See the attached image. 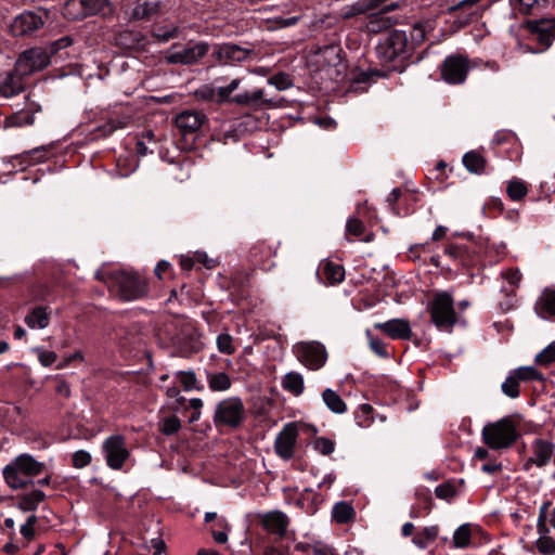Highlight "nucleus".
<instances>
[{
    "instance_id": "nucleus-7",
    "label": "nucleus",
    "mask_w": 555,
    "mask_h": 555,
    "mask_svg": "<svg viewBox=\"0 0 555 555\" xmlns=\"http://www.w3.org/2000/svg\"><path fill=\"white\" fill-rule=\"evenodd\" d=\"M409 36L403 30H393L386 40L377 47V53L385 62H392L397 57H405L412 52Z\"/></svg>"
},
{
    "instance_id": "nucleus-12",
    "label": "nucleus",
    "mask_w": 555,
    "mask_h": 555,
    "mask_svg": "<svg viewBox=\"0 0 555 555\" xmlns=\"http://www.w3.org/2000/svg\"><path fill=\"white\" fill-rule=\"evenodd\" d=\"M469 70L467 57L462 55L448 56L441 66L442 79L450 85H460L466 80Z\"/></svg>"
},
{
    "instance_id": "nucleus-48",
    "label": "nucleus",
    "mask_w": 555,
    "mask_h": 555,
    "mask_svg": "<svg viewBox=\"0 0 555 555\" xmlns=\"http://www.w3.org/2000/svg\"><path fill=\"white\" fill-rule=\"evenodd\" d=\"M372 412H373V408L370 404L364 403V404L359 405V408L356 412L357 424L360 427L370 426V424L372 423V416H371Z\"/></svg>"
},
{
    "instance_id": "nucleus-42",
    "label": "nucleus",
    "mask_w": 555,
    "mask_h": 555,
    "mask_svg": "<svg viewBox=\"0 0 555 555\" xmlns=\"http://www.w3.org/2000/svg\"><path fill=\"white\" fill-rule=\"evenodd\" d=\"M82 2L86 16L105 13L109 8L107 0H82Z\"/></svg>"
},
{
    "instance_id": "nucleus-38",
    "label": "nucleus",
    "mask_w": 555,
    "mask_h": 555,
    "mask_svg": "<svg viewBox=\"0 0 555 555\" xmlns=\"http://www.w3.org/2000/svg\"><path fill=\"white\" fill-rule=\"evenodd\" d=\"M332 514L337 522L345 524L352 518L354 512L352 506L348 503L338 502L334 505Z\"/></svg>"
},
{
    "instance_id": "nucleus-30",
    "label": "nucleus",
    "mask_w": 555,
    "mask_h": 555,
    "mask_svg": "<svg viewBox=\"0 0 555 555\" xmlns=\"http://www.w3.org/2000/svg\"><path fill=\"white\" fill-rule=\"evenodd\" d=\"M322 399L324 404L331 410L333 413L343 414L347 411V405L340 396L331 388H326L322 392Z\"/></svg>"
},
{
    "instance_id": "nucleus-63",
    "label": "nucleus",
    "mask_w": 555,
    "mask_h": 555,
    "mask_svg": "<svg viewBox=\"0 0 555 555\" xmlns=\"http://www.w3.org/2000/svg\"><path fill=\"white\" fill-rule=\"evenodd\" d=\"M168 398L176 399L178 405H181L184 403L185 398L180 396V390L176 385H172L170 387H162Z\"/></svg>"
},
{
    "instance_id": "nucleus-9",
    "label": "nucleus",
    "mask_w": 555,
    "mask_h": 555,
    "mask_svg": "<svg viewBox=\"0 0 555 555\" xmlns=\"http://www.w3.org/2000/svg\"><path fill=\"white\" fill-rule=\"evenodd\" d=\"M208 52V44L197 42L188 46L175 44L166 53L165 59L168 64L190 65L198 62Z\"/></svg>"
},
{
    "instance_id": "nucleus-54",
    "label": "nucleus",
    "mask_w": 555,
    "mask_h": 555,
    "mask_svg": "<svg viewBox=\"0 0 555 555\" xmlns=\"http://www.w3.org/2000/svg\"><path fill=\"white\" fill-rule=\"evenodd\" d=\"M555 361V341L545 347L540 353L535 356V362L541 365H546Z\"/></svg>"
},
{
    "instance_id": "nucleus-58",
    "label": "nucleus",
    "mask_w": 555,
    "mask_h": 555,
    "mask_svg": "<svg viewBox=\"0 0 555 555\" xmlns=\"http://www.w3.org/2000/svg\"><path fill=\"white\" fill-rule=\"evenodd\" d=\"M455 492V488L450 483H441L435 489V494L442 500L452 499Z\"/></svg>"
},
{
    "instance_id": "nucleus-37",
    "label": "nucleus",
    "mask_w": 555,
    "mask_h": 555,
    "mask_svg": "<svg viewBox=\"0 0 555 555\" xmlns=\"http://www.w3.org/2000/svg\"><path fill=\"white\" fill-rule=\"evenodd\" d=\"M431 28L429 22L416 23L410 30V46L412 50L425 40L426 31Z\"/></svg>"
},
{
    "instance_id": "nucleus-11",
    "label": "nucleus",
    "mask_w": 555,
    "mask_h": 555,
    "mask_svg": "<svg viewBox=\"0 0 555 555\" xmlns=\"http://www.w3.org/2000/svg\"><path fill=\"white\" fill-rule=\"evenodd\" d=\"M480 1L481 0H461L456 4L449 7L448 13L455 15L454 25L462 28L478 21L485 11L480 5Z\"/></svg>"
},
{
    "instance_id": "nucleus-22",
    "label": "nucleus",
    "mask_w": 555,
    "mask_h": 555,
    "mask_svg": "<svg viewBox=\"0 0 555 555\" xmlns=\"http://www.w3.org/2000/svg\"><path fill=\"white\" fill-rule=\"evenodd\" d=\"M534 310L542 319L555 322V289L545 288L537 299Z\"/></svg>"
},
{
    "instance_id": "nucleus-51",
    "label": "nucleus",
    "mask_w": 555,
    "mask_h": 555,
    "mask_svg": "<svg viewBox=\"0 0 555 555\" xmlns=\"http://www.w3.org/2000/svg\"><path fill=\"white\" fill-rule=\"evenodd\" d=\"M535 546L541 554H555V540L552 537H539Z\"/></svg>"
},
{
    "instance_id": "nucleus-3",
    "label": "nucleus",
    "mask_w": 555,
    "mask_h": 555,
    "mask_svg": "<svg viewBox=\"0 0 555 555\" xmlns=\"http://www.w3.org/2000/svg\"><path fill=\"white\" fill-rule=\"evenodd\" d=\"M482 441L492 450L507 449L512 447L519 437L517 425L509 417L505 416L483 426Z\"/></svg>"
},
{
    "instance_id": "nucleus-27",
    "label": "nucleus",
    "mask_w": 555,
    "mask_h": 555,
    "mask_svg": "<svg viewBox=\"0 0 555 555\" xmlns=\"http://www.w3.org/2000/svg\"><path fill=\"white\" fill-rule=\"evenodd\" d=\"M547 2L548 0H509L513 10L522 15L538 13Z\"/></svg>"
},
{
    "instance_id": "nucleus-34",
    "label": "nucleus",
    "mask_w": 555,
    "mask_h": 555,
    "mask_svg": "<svg viewBox=\"0 0 555 555\" xmlns=\"http://www.w3.org/2000/svg\"><path fill=\"white\" fill-rule=\"evenodd\" d=\"M438 533L439 528L437 526L425 527L413 538L412 541L418 548H426L434 543Z\"/></svg>"
},
{
    "instance_id": "nucleus-49",
    "label": "nucleus",
    "mask_w": 555,
    "mask_h": 555,
    "mask_svg": "<svg viewBox=\"0 0 555 555\" xmlns=\"http://www.w3.org/2000/svg\"><path fill=\"white\" fill-rule=\"evenodd\" d=\"M195 96L201 101H211L217 103L218 88L210 85H204L195 91Z\"/></svg>"
},
{
    "instance_id": "nucleus-36",
    "label": "nucleus",
    "mask_w": 555,
    "mask_h": 555,
    "mask_svg": "<svg viewBox=\"0 0 555 555\" xmlns=\"http://www.w3.org/2000/svg\"><path fill=\"white\" fill-rule=\"evenodd\" d=\"M472 528L469 524L457 527L453 533L452 542L456 548H465L470 544Z\"/></svg>"
},
{
    "instance_id": "nucleus-61",
    "label": "nucleus",
    "mask_w": 555,
    "mask_h": 555,
    "mask_svg": "<svg viewBox=\"0 0 555 555\" xmlns=\"http://www.w3.org/2000/svg\"><path fill=\"white\" fill-rule=\"evenodd\" d=\"M312 555H335V551L328 544L315 541L312 543Z\"/></svg>"
},
{
    "instance_id": "nucleus-6",
    "label": "nucleus",
    "mask_w": 555,
    "mask_h": 555,
    "mask_svg": "<svg viewBox=\"0 0 555 555\" xmlns=\"http://www.w3.org/2000/svg\"><path fill=\"white\" fill-rule=\"evenodd\" d=\"M340 52L341 50L337 46H326L319 50L315 63L322 78L338 81L343 77L345 65Z\"/></svg>"
},
{
    "instance_id": "nucleus-52",
    "label": "nucleus",
    "mask_w": 555,
    "mask_h": 555,
    "mask_svg": "<svg viewBox=\"0 0 555 555\" xmlns=\"http://www.w3.org/2000/svg\"><path fill=\"white\" fill-rule=\"evenodd\" d=\"M180 427L181 422L177 416L164 418L160 423V431L167 436L176 434Z\"/></svg>"
},
{
    "instance_id": "nucleus-64",
    "label": "nucleus",
    "mask_w": 555,
    "mask_h": 555,
    "mask_svg": "<svg viewBox=\"0 0 555 555\" xmlns=\"http://www.w3.org/2000/svg\"><path fill=\"white\" fill-rule=\"evenodd\" d=\"M503 278L512 285L517 286L521 281V273L518 269H511L504 272Z\"/></svg>"
},
{
    "instance_id": "nucleus-15",
    "label": "nucleus",
    "mask_w": 555,
    "mask_h": 555,
    "mask_svg": "<svg viewBox=\"0 0 555 555\" xmlns=\"http://www.w3.org/2000/svg\"><path fill=\"white\" fill-rule=\"evenodd\" d=\"M298 437L296 423H287L278 434L274 441L275 453L283 460L288 461L294 456Z\"/></svg>"
},
{
    "instance_id": "nucleus-19",
    "label": "nucleus",
    "mask_w": 555,
    "mask_h": 555,
    "mask_svg": "<svg viewBox=\"0 0 555 555\" xmlns=\"http://www.w3.org/2000/svg\"><path fill=\"white\" fill-rule=\"evenodd\" d=\"M261 525L269 533L284 537L289 525V518L281 511H271L261 515Z\"/></svg>"
},
{
    "instance_id": "nucleus-44",
    "label": "nucleus",
    "mask_w": 555,
    "mask_h": 555,
    "mask_svg": "<svg viewBox=\"0 0 555 555\" xmlns=\"http://www.w3.org/2000/svg\"><path fill=\"white\" fill-rule=\"evenodd\" d=\"M179 33H180V29L178 26H175V25L169 26V27L160 26V27H157L154 29L153 37L158 42H167L170 39L177 38L179 36Z\"/></svg>"
},
{
    "instance_id": "nucleus-23",
    "label": "nucleus",
    "mask_w": 555,
    "mask_h": 555,
    "mask_svg": "<svg viewBox=\"0 0 555 555\" xmlns=\"http://www.w3.org/2000/svg\"><path fill=\"white\" fill-rule=\"evenodd\" d=\"M555 451V444L545 439H535L532 444V455L529 462L538 467L545 466L552 459Z\"/></svg>"
},
{
    "instance_id": "nucleus-28",
    "label": "nucleus",
    "mask_w": 555,
    "mask_h": 555,
    "mask_svg": "<svg viewBox=\"0 0 555 555\" xmlns=\"http://www.w3.org/2000/svg\"><path fill=\"white\" fill-rule=\"evenodd\" d=\"M373 11H376L373 0H357L351 4L345 5L341 10V15L345 18H351Z\"/></svg>"
},
{
    "instance_id": "nucleus-8",
    "label": "nucleus",
    "mask_w": 555,
    "mask_h": 555,
    "mask_svg": "<svg viewBox=\"0 0 555 555\" xmlns=\"http://www.w3.org/2000/svg\"><path fill=\"white\" fill-rule=\"evenodd\" d=\"M294 353L301 364L313 371L321 369L327 360L326 349L319 341L298 343L294 346Z\"/></svg>"
},
{
    "instance_id": "nucleus-13",
    "label": "nucleus",
    "mask_w": 555,
    "mask_h": 555,
    "mask_svg": "<svg viewBox=\"0 0 555 555\" xmlns=\"http://www.w3.org/2000/svg\"><path fill=\"white\" fill-rule=\"evenodd\" d=\"M50 63V56L41 48H33L24 51L17 59L15 65L20 75L26 76L34 72L41 70Z\"/></svg>"
},
{
    "instance_id": "nucleus-33",
    "label": "nucleus",
    "mask_w": 555,
    "mask_h": 555,
    "mask_svg": "<svg viewBox=\"0 0 555 555\" xmlns=\"http://www.w3.org/2000/svg\"><path fill=\"white\" fill-rule=\"evenodd\" d=\"M282 386L285 390L295 396L302 393L305 389L304 377L297 372H288L282 380Z\"/></svg>"
},
{
    "instance_id": "nucleus-59",
    "label": "nucleus",
    "mask_w": 555,
    "mask_h": 555,
    "mask_svg": "<svg viewBox=\"0 0 555 555\" xmlns=\"http://www.w3.org/2000/svg\"><path fill=\"white\" fill-rule=\"evenodd\" d=\"M36 351L38 353L39 362L46 367L52 365L57 359L54 351L42 350L40 348H37Z\"/></svg>"
},
{
    "instance_id": "nucleus-17",
    "label": "nucleus",
    "mask_w": 555,
    "mask_h": 555,
    "mask_svg": "<svg viewBox=\"0 0 555 555\" xmlns=\"http://www.w3.org/2000/svg\"><path fill=\"white\" fill-rule=\"evenodd\" d=\"M251 53L253 51L250 49L234 43H224L216 47L212 56L216 57L220 64H232L247 60Z\"/></svg>"
},
{
    "instance_id": "nucleus-53",
    "label": "nucleus",
    "mask_w": 555,
    "mask_h": 555,
    "mask_svg": "<svg viewBox=\"0 0 555 555\" xmlns=\"http://www.w3.org/2000/svg\"><path fill=\"white\" fill-rule=\"evenodd\" d=\"M217 526H219L222 530H211V534L214 537V540L217 543L223 544L228 541V532L230 530V525L228 524L225 518H220L217 521Z\"/></svg>"
},
{
    "instance_id": "nucleus-16",
    "label": "nucleus",
    "mask_w": 555,
    "mask_h": 555,
    "mask_svg": "<svg viewBox=\"0 0 555 555\" xmlns=\"http://www.w3.org/2000/svg\"><path fill=\"white\" fill-rule=\"evenodd\" d=\"M232 103L251 109H260L275 105L274 100L269 98L268 93L263 89H255L253 91L238 93L232 98Z\"/></svg>"
},
{
    "instance_id": "nucleus-21",
    "label": "nucleus",
    "mask_w": 555,
    "mask_h": 555,
    "mask_svg": "<svg viewBox=\"0 0 555 555\" xmlns=\"http://www.w3.org/2000/svg\"><path fill=\"white\" fill-rule=\"evenodd\" d=\"M534 38L544 47L548 48L555 38V20H541L530 25Z\"/></svg>"
},
{
    "instance_id": "nucleus-5",
    "label": "nucleus",
    "mask_w": 555,
    "mask_h": 555,
    "mask_svg": "<svg viewBox=\"0 0 555 555\" xmlns=\"http://www.w3.org/2000/svg\"><path fill=\"white\" fill-rule=\"evenodd\" d=\"M245 420V405L241 398L229 397L217 403L214 424L217 428L238 427Z\"/></svg>"
},
{
    "instance_id": "nucleus-35",
    "label": "nucleus",
    "mask_w": 555,
    "mask_h": 555,
    "mask_svg": "<svg viewBox=\"0 0 555 555\" xmlns=\"http://www.w3.org/2000/svg\"><path fill=\"white\" fill-rule=\"evenodd\" d=\"M323 275L330 284H338L345 279V269L338 263L327 261L323 266Z\"/></svg>"
},
{
    "instance_id": "nucleus-1",
    "label": "nucleus",
    "mask_w": 555,
    "mask_h": 555,
    "mask_svg": "<svg viewBox=\"0 0 555 555\" xmlns=\"http://www.w3.org/2000/svg\"><path fill=\"white\" fill-rule=\"evenodd\" d=\"M44 469V463L37 461L28 453H23L3 468V477L11 489H24L33 485V478L40 475Z\"/></svg>"
},
{
    "instance_id": "nucleus-43",
    "label": "nucleus",
    "mask_w": 555,
    "mask_h": 555,
    "mask_svg": "<svg viewBox=\"0 0 555 555\" xmlns=\"http://www.w3.org/2000/svg\"><path fill=\"white\" fill-rule=\"evenodd\" d=\"M176 376L177 378L179 379V382L181 383L183 389L185 391H191V390H201L202 387H199L197 385V379H196V375L194 372L192 371H189V372H183V371H178L176 373Z\"/></svg>"
},
{
    "instance_id": "nucleus-50",
    "label": "nucleus",
    "mask_w": 555,
    "mask_h": 555,
    "mask_svg": "<svg viewBox=\"0 0 555 555\" xmlns=\"http://www.w3.org/2000/svg\"><path fill=\"white\" fill-rule=\"evenodd\" d=\"M268 83L274 86L278 90L283 91L292 86V79L289 75L285 73H279L268 79Z\"/></svg>"
},
{
    "instance_id": "nucleus-45",
    "label": "nucleus",
    "mask_w": 555,
    "mask_h": 555,
    "mask_svg": "<svg viewBox=\"0 0 555 555\" xmlns=\"http://www.w3.org/2000/svg\"><path fill=\"white\" fill-rule=\"evenodd\" d=\"M519 380H543V374L533 366H520L513 371Z\"/></svg>"
},
{
    "instance_id": "nucleus-20",
    "label": "nucleus",
    "mask_w": 555,
    "mask_h": 555,
    "mask_svg": "<svg viewBox=\"0 0 555 555\" xmlns=\"http://www.w3.org/2000/svg\"><path fill=\"white\" fill-rule=\"evenodd\" d=\"M374 326L392 339H410L412 336L410 323L404 319H391L384 323H376Z\"/></svg>"
},
{
    "instance_id": "nucleus-2",
    "label": "nucleus",
    "mask_w": 555,
    "mask_h": 555,
    "mask_svg": "<svg viewBox=\"0 0 555 555\" xmlns=\"http://www.w3.org/2000/svg\"><path fill=\"white\" fill-rule=\"evenodd\" d=\"M105 282L125 301L141 299L149 292L147 283L143 278L137 273L124 270L109 273Z\"/></svg>"
},
{
    "instance_id": "nucleus-26",
    "label": "nucleus",
    "mask_w": 555,
    "mask_h": 555,
    "mask_svg": "<svg viewBox=\"0 0 555 555\" xmlns=\"http://www.w3.org/2000/svg\"><path fill=\"white\" fill-rule=\"evenodd\" d=\"M44 498L46 494L41 490H33L16 498L17 507L23 512H35Z\"/></svg>"
},
{
    "instance_id": "nucleus-32",
    "label": "nucleus",
    "mask_w": 555,
    "mask_h": 555,
    "mask_svg": "<svg viewBox=\"0 0 555 555\" xmlns=\"http://www.w3.org/2000/svg\"><path fill=\"white\" fill-rule=\"evenodd\" d=\"M159 11V2L144 1L138 3L132 10L133 20H150Z\"/></svg>"
},
{
    "instance_id": "nucleus-62",
    "label": "nucleus",
    "mask_w": 555,
    "mask_h": 555,
    "mask_svg": "<svg viewBox=\"0 0 555 555\" xmlns=\"http://www.w3.org/2000/svg\"><path fill=\"white\" fill-rule=\"evenodd\" d=\"M83 360H85L83 353L81 351H76V352L69 354L68 357L64 358L56 365V369L62 370V369L67 367L73 361H81L82 362Z\"/></svg>"
},
{
    "instance_id": "nucleus-55",
    "label": "nucleus",
    "mask_w": 555,
    "mask_h": 555,
    "mask_svg": "<svg viewBox=\"0 0 555 555\" xmlns=\"http://www.w3.org/2000/svg\"><path fill=\"white\" fill-rule=\"evenodd\" d=\"M314 449L323 455H330L334 452L335 443L328 438L319 437L314 440Z\"/></svg>"
},
{
    "instance_id": "nucleus-29",
    "label": "nucleus",
    "mask_w": 555,
    "mask_h": 555,
    "mask_svg": "<svg viewBox=\"0 0 555 555\" xmlns=\"http://www.w3.org/2000/svg\"><path fill=\"white\" fill-rule=\"evenodd\" d=\"M463 165L469 172L481 175L485 172L486 159L480 153L470 151L464 154Z\"/></svg>"
},
{
    "instance_id": "nucleus-46",
    "label": "nucleus",
    "mask_w": 555,
    "mask_h": 555,
    "mask_svg": "<svg viewBox=\"0 0 555 555\" xmlns=\"http://www.w3.org/2000/svg\"><path fill=\"white\" fill-rule=\"evenodd\" d=\"M507 195L513 201L521 199L528 192L527 186L520 180L514 179L508 182L507 185Z\"/></svg>"
},
{
    "instance_id": "nucleus-41",
    "label": "nucleus",
    "mask_w": 555,
    "mask_h": 555,
    "mask_svg": "<svg viewBox=\"0 0 555 555\" xmlns=\"http://www.w3.org/2000/svg\"><path fill=\"white\" fill-rule=\"evenodd\" d=\"M240 85H241V79L234 78L230 81L229 85H227L224 87H218L217 103L218 104L225 103V102L232 103V98H233L232 93L238 89Z\"/></svg>"
},
{
    "instance_id": "nucleus-10",
    "label": "nucleus",
    "mask_w": 555,
    "mask_h": 555,
    "mask_svg": "<svg viewBox=\"0 0 555 555\" xmlns=\"http://www.w3.org/2000/svg\"><path fill=\"white\" fill-rule=\"evenodd\" d=\"M102 452L106 464L112 469H121L130 456L126 440L121 435L107 437L102 443Z\"/></svg>"
},
{
    "instance_id": "nucleus-60",
    "label": "nucleus",
    "mask_w": 555,
    "mask_h": 555,
    "mask_svg": "<svg viewBox=\"0 0 555 555\" xmlns=\"http://www.w3.org/2000/svg\"><path fill=\"white\" fill-rule=\"evenodd\" d=\"M346 230L348 234L359 236L363 233L364 225L361 220L357 218H349L346 224Z\"/></svg>"
},
{
    "instance_id": "nucleus-40",
    "label": "nucleus",
    "mask_w": 555,
    "mask_h": 555,
    "mask_svg": "<svg viewBox=\"0 0 555 555\" xmlns=\"http://www.w3.org/2000/svg\"><path fill=\"white\" fill-rule=\"evenodd\" d=\"M519 382L520 380L516 377V374L512 372L502 383V392L512 399L517 398L519 396Z\"/></svg>"
},
{
    "instance_id": "nucleus-14",
    "label": "nucleus",
    "mask_w": 555,
    "mask_h": 555,
    "mask_svg": "<svg viewBox=\"0 0 555 555\" xmlns=\"http://www.w3.org/2000/svg\"><path fill=\"white\" fill-rule=\"evenodd\" d=\"M42 12L25 11L13 18L10 30L13 36H26L40 29L44 24Z\"/></svg>"
},
{
    "instance_id": "nucleus-56",
    "label": "nucleus",
    "mask_w": 555,
    "mask_h": 555,
    "mask_svg": "<svg viewBox=\"0 0 555 555\" xmlns=\"http://www.w3.org/2000/svg\"><path fill=\"white\" fill-rule=\"evenodd\" d=\"M91 462V454L85 450H78L73 454V465L76 468H83Z\"/></svg>"
},
{
    "instance_id": "nucleus-57",
    "label": "nucleus",
    "mask_w": 555,
    "mask_h": 555,
    "mask_svg": "<svg viewBox=\"0 0 555 555\" xmlns=\"http://www.w3.org/2000/svg\"><path fill=\"white\" fill-rule=\"evenodd\" d=\"M366 335L370 339V348L372 349V351L379 357H383V358L388 357V353H387L384 343L378 338L372 337L371 333L369 331L366 332Z\"/></svg>"
},
{
    "instance_id": "nucleus-18",
    "label": "nucleus",
    "mask_w": 555,
    "mask_h": 555,
    "mask_svg": "<svg viewBox=\"0 0 555 555\" xmlns=\"http://www.w3.org/2000/svg\"><path fill=\"white\" fill-rule=\"evenodd\" d=\"M207 121L199 111H184L176 117V125L183 135L194 133Z\"/></svg>"
},
{
    "instance_id": "nucleus-4",
    "label": "nucleus",
    "mask_w": 555,
    "mask_h": 555,
    "mask_svg": "<svg viewBox=\"0 0 555 555\" xmlns=\"http://www.w3.org/2000/svg\"><path fill=\"white\" fill-rule=\"evenodd\" d=\"M431 322L437 328L450 332L457 319L454 311L453 298L449 293H437L429 305Z\"/></svg>"
},
{
    "instance_id": "nucleus-24",
    "label": "nucleus",
    "mask_w": 555,
    "mask_h": 555,
    "mask_svg": "<svg viewBox=\"0 0 555 555\" xmlns=\"http://www.w3.org/2000/svg\"><path fill=\"white\" fill-rule=\"evenodd\" d=\"M22 76L15 69L14 73H4L0 75V94L4 98H11L24 90Z\"/></svg>"
},
{
    "instance_id": "nucleus-39",
    "label": "nucleus",
    "mask_w": 555,
    "mask_h": 555,
    "mask_svg": "<svg viewBox=\"0 0 555 555\" xmlns=\"http://www.w3.org/2000/svg\"><path fill=\"white\" fill-rule=\"evenodd\" d=\"M82 0H68L64 7V16L69 20L85 18V8Z\"/></svg>"
},
{
    "instance_id": "nucleus-47",
    "label": "nucleus",
    "mask_w": 555,
    "mask_h": 555,
    "mask_svg": "<svg viewBox=\"0 0 555 555\" xmlns=\"http://www.w3.org/2000/svg\"><path fill=\"white\" fill-rule=\"evenodd\" d=\"M217 348L224 354H233L236 350L233 344V337L229 333H221L218 335Z\"/></svg>"
},
{
    "instance_id": "nucleus-25",
    "label": "nucleus",
    "mask_w": 555,
    "mask_h": 555,
    "mask_svg": "<svg viewBox=\"0 0 555 555\" xmlns=\"http://www.w3.org/2000/svg\"><path fill=\"white\" fill-rule=\"evenodd\" d=\"M51 311L48 307L38 306L30 310L24 322L31 330H43L49 326Z\"/></svg>"
},
{
    "instance_id": "nucleus-31",
    "label": "nucleus",
    "mask_w": 555,
    "mask_h": 555,
    "mask_svg": "<svg viewBox=\"0 0 555 555\" xmlns=\"http://www.w3.org/2000/svg\"><path fill=\"white\" fill-rule=\"evenodd\" d=\"M209 389L212 391H227L231 388L232 380L224 372L206 373Z\"/></svg>"
}]
</instances>
